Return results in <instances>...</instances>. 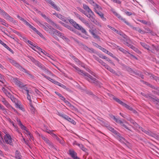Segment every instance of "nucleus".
<instances>
[{
    "mask_svg": "<svg viewBox=\"0 0 159 159\" xmlns=\"http://www.w3.org/2000/svg\"><path fill=\"white\" fill-rule=\"evenodd\" d=\"M94 7L95 10V9L96 10L98 9V10H102V7L96 3V4H95L94 5Z\"/></svg>",
    "mask_w": 159,
    "mask_h": 159,
    "instance_id": "44",
    "label": "nucleus"
},
{
    "mask_svg": "<svg viewBox=\"0 0 159 159\" xmlns=\"http://www.w3.org/2000/svg\"><path fill=\"white\" fill-rule=\"evenodd\" d=\"M112 132L116 136L119 137H120V134L115 129H114V130Z\"/></svg>",
    "mask_w": 159,
    "mask_h": 159,
    "instance_id": "51",
    "label": "nucleus"
},
{
    "mask_svg": "<svg viewBox=\"0 0 159 159\" xmlns=\"http://www.w3.org/2000/svg\"><path fill=\"white\" fill-rule=\"evenodd\" d=\"M134 51L137 52L138 53H140V51L136 48L135 47L132 45H131L130 47Z\"/></svg>",
    "mask_w": 159,
    "mask_h": 159,
    "instance_id": "36",
    "label": "nucleus"
},
{
    "mask_svg": "<svg viewBox=\"0 0 159 159\" xmlns=\"http://www.w3.org/2000/svg\"><path fill=\"white\" fill-rule=\"evenodd\" d=\"M4 139L6 143L9 144L10 145H12L13 143L11 140V138L10 135L6 134L4 137Z\"/></svg>",
    "mask_w": 159,
    "mask_h": 159,
    "instance_id": "8",
    "label": "nucleus"
},
{
    "mask_svg": "<svg viewBox=\"0 0 159 159\" xmlns=\"http://www.w3.org/2000/svg\"><path fill=\"white\" fill-rule=\"evenodd\" d=\"M83 49L86 50V51L90 52V53H95V52L94 49L92 48H90L88 47H87L85 45H83V47L82 48Z\"/></svg>",
    "mask_w": 159,
    "mask_h": 159,
    "instance_id": "15",
    "label": "nucleus"
},
{
    "mask_svg": "<svg viewBox=\"0 0 159 159\" xmlns=\"http://www.w3.org/2000/svg\"><path fill=\"white\" fill-rule=\"evenodd\" d=\"M80 20L84 23L87 26L89 27L90 26L89 22L86 21L84 17H82Z\"/></svg>",
    "mask_w": 159,
    "mask_h": 159,
    "instance_id": "29",
    "label": "nucleus"
},
{
    "mask_svg": "<svg viewBox=\"0 0 159 159\" xmlns=\"http://www.w3.org/2000/svg\"><path fill=\"white\" fill-rule=\"evenodd\" d=\"M116 16L120 19L122 21L124 22L127 25L129 26L130 27H132V25L128 21H126V19L125 18H123L119 14L117 15Z\"/></svg>",
    "mask_w": 159,
    "mask_h": 159,
    "instance_id": "14",
    "label": "nucleus"
},
{
    "mask_svg": "<svg viewBox=\"0 0 159 159\" xmlns=\"http://www.w3.org/2000/svg\"><path fill=\"white\" fill-rule=\"evenodd\" d=\"M73 39L75 42L77 43L82 48L83 47V45H84V44H83L81 42H79L77 39L75 38H73Z\"/></svg>",
    "mask_w": 159,
    "mask_h": 159,
    "instance_id": "40",
    "label": "nucleus"
},
{
    "mask_svg": "<svg viewBox=\"0 0 159 159\" xmlns=\"http://www.w3.org/2000/svg\"><path fill=\"white\" fill-rule=\"evenodd\" d=\"M63 101L66 104L68 105L71 106H72L71 104L68 101L66 100V99L65 100H64Z\"/></svg>",
    "mask_w": 159,
    "mask_h": 159,
    "instance_id": "62",
    "label": "nucleus"
},
{
    "mask_svg": "<svg viewBox=\"0 0 159 159\" xmlns=\"http://www.w3.org/2000/svg\"><path fill=\"white\" fill-rule=\"evenodd\" d=\"M9 62L16 67L19 68L21 71H23V70L26 71L25 69L15 61L13 59H9Z\"/></svg>",
    "mask_w": 159,
    "mask_h": 159,
    "instance_id": "7",
    "label": "nucleus"
},
{
    "mask_svg": "<svg viewBox=\"0 0 159 159\" xmlns=\"http://www.w3.org/2000/svg\"><path fill=\"white\" fill-rule=\"evenodd\" d=\"M39 25L41 27L43 28L46 31H48V27H47V25H44L40 22H39Z\"/></svg>",
    "mask_w": 159,
    "mask_h": 159,
    "instance_id": "27",
    "label": "nucleus"
},
{
    "mask_svg": "<svg viewBox=\"0 0 159 159\" xmlns=\"http://www.w3.org/2000/svg\"><path fill=\"white\" fill-rule=\"evenodd\" d=\"M79 148H80L83 151H84L85 152L87 155L88 154V153L87 152V149L84 147V145L81 144H80V146L79 147Z\"/></svg>",
    "mask_w": 159,
    "mask_h": 159,
    "instance_id": "35",
    "label": "nucleus"
},
{
    "mask_svg": "<svg viewBox=\"0 0 159 159\" xmlns=\"http://www.w3.org/2000/svg\"><path fill=\"white\" fill-rule=\"evenodd\" d=\"M12 81L16 85L20 87H21L23 86V83L18 79L13 78Z\"/></svg>",
    "mask_w": 159,
    "mask_h": 159,
    "instance_id": "10",
    "label": "nucleus"
},
{
    "mask_svg": "<svg viewBox=\"0 0 159 159\" xmlns=\"http://www.w3.org/2000/svg\"><path fill=\"white\" fill-rule=\"evenodd\" d=\"M119 48L118 49L121 52H123V53H125V54H127L129 53V52L127 51L126 50L124 49V48H122L119 47H118Z\"/></svg>",
    "mask_w": 159,
    "mask_h": 159,
    "instance_id": "43",
    "label": "nucleus"
},
{
    "mask_svg": "<svg viewBox=\"0 0 159 159\" xmlns=\"http://www.w3.org/2000/svg\"><path fill=\"white\" fill-rule=\"evenodd\" d=\"M151 136H152L158 140H159V134L151 133Z\"/></svg>",
    "mask_w": 159,
    "mask_h": 159,
    "instance_id": "34",
    "label": "nucleus"
},
{
    "mask_svg": "<svg viewBox=\"0 0 159 159\" xmlns=\"http://www.w3.org/2000/svg\"><path fill=\"white\" fill-rule=\"evenodd\" d=\"M70 65L75 69L76 71L78 74L84 76L85 79L89 82L93 84L96 85H100L101 83H100L96 79L94 78L91 75L87 73L84 72L83 70H80L78 67L76 66L75 65L72 63L70 64Z\"/></svg>",
    "mask_w": 159,
    "mask_h": 159,
    "instance_id": "1",
    "label": "nucleus"
},
{
    "mask_svg": "<svg viewBox=\"0 0 159 159\" xmlns=\"http://www.w3.org/2000/svg\"><path fill=\"white\" fill-rule=\"evenodd\" d=\"M124 39H123V43L129 47L132 45V42L129 38L125 34H123L122 35Z\"/></svg>",
    "mask_w": 159,
    "mask_h": 159,
    "instance_id": "6",
    "label": "nucleus"
},
{
    "mask_svg": "<svg viewBox=\"0 0 159 159\" xmlns=\"http://www.w3.org/2000/svg\"><path fill=\"white\" fill-rule=\"evenodd\" d=\"M23 71L25 73H26L29 77H30L31 78H33V76L31 74H30L29 73V72H28L26 70V71L23 70Z\"/></svg>",
    "mask_w": 159,
    "mask_h": 159,
    "instance_id": "47",
    "label": "nucleus"
},
{
    "mask_svg": "<svg viewBox=\"0 0 159 159\" xmlns=\"http://www.w3.org/2000/svg\"><path fill=\"white\" fill-rule=\"evenodd\" d=\"M20 88H21L22 89L26 91V92H28L29 90L28 89L27 87H26V85H24V84H23V86L21 87H20Z\"/></svg>",
    "mask_w": 159,
    "mask_h": 159,
    "instance_id": "45",
    "label": "nucleus"
},
{
    "mask_svg": "<svg viewBox=\"0 0 159 159\" xmlns=\"http://www.w3.org/2000/svg\"><path fill=\"white\" fill-rule=\"evenodd\" d=\"M41 16L44 18L47 21L49 18L47 17L45 14H43V13L41 14Z\"/></svg>",
    "mask_w": 159,
    "mask_h": 159,
    "instance_id": "58",
    "label": "nucleus"
},
{
    "mask_svg": "<svg viewBox=\"0 0 159 159\" xmlns=\"http://www.w3.org/2000/svg\"><path fill=\"white\" fill-rule=\"evenodd\" d=\"M2 15L7 20H8L11 22H14V19L10 16L5 11Z\"/></svg>",
    "mask_w": 159,
    "mask_h": 159,
    "instance_id": "13",
    "label": "nucleus"
},
{
    "mask_svg": "<svg viewBox=\"0 0 159 159\" xmlns=\"http://www.w3.org/2000/svg\"><path fill=\"white\" fill-rule=\"evenodd\" d=\"M107 69L112 73L116 75H117V74L116 73V71L112 69L111 67H110L109 66H108V67L107 68Z\"/></svg>",
    "mask_w": 159,
    "mask_h": 159,
    "instance_id": "37",
    "label": "nucleus"
},
{
    "mask_svg": "<svg viewBox=\"0 0 159 159\" xmlns=\"http://www.w3.org/2000/svg\"><path fill=\"white\" fill-rule=\"evenodd\" d=\"M84 8L89 13L93 14V12L92 10L89 8V7L86 4L83 5Z\"/></svg>",
    "mask_w": 159,
    "mask_h": 159,
    "instance_id": "22",
    "label": "nucleus"
},
{
    "mask_svg": "<svg viewBox=\"0 0 159 159\" xmlns=\"http://www.w3.org/2000/svg\"><path fill=\"white\" fill-rule=\"evenodd\" d=\"M42 53H43L46 56H47L48 57H49L51 59H52V56L49 55L48 53L45 52L44 51H43V52H42Z\"/></svg>",
    "mask_w": 159,
    "mask_h": 159,
    "instance_id": "48",
    "label": "nucleus"
},
{
    "mask_svg": "<svg viewBox=\"0 0 159 159\" xmlns=\"http://www.w3.org/2000/svg\"><path fill=\"white\" fill-rule=\"evenodd\" d=\"M15 105L16 107L19 108L20 110L22 109V107L18 103L15 102Z\"/></svg>",
    "mask_w": 159,
    "mask_h": 159,
    "instance_id": "54",
    "label": "nucleus"
},
{
    "mask_svg": "<svg viewBox=\"0 0 159 159\" xmlns=\"http://www.w3.org/2000/svg\"><path fill=\"white\" fill-rule=\"evenodd\" d=\"M113 119L116 123L120 124L123 128H125L129 130V131L128 132V133H130V131L132 132V131L126 125V124H127L129 125V124L128 122L125 120H124V121H123L119 119L116 118L114 116H113Z\"/></svg>",
    "mask_w": 159,
    "mask_h": 159,
    "instance_id": "4",
    "label": "nucleus"
},
{
    "mask_svg": "<svg viewBox=\"0 0 159 159\" xmlns=\"http://www.w3.org/2000/svg\"><path fill=\"white\" fill-rule=\"evenodd\" d=\"M89 31L91 33V34L93 35V36L94 38L97 39H99L100 38H99V36L97 34H96L94 32L93 30H89Z\"/></svg>",
    "mask_w": 159,
    "mask_h": 159,
    "instance_id": "32",
    "label": "nucleus"
},
{
    "mask_svg": "<svg viewBox=\"0 0 159 159\" xmlns=\"http://www.w3.org/2000/svg\"><path fill=\"white\" fill-rule=\"evenodd\" d=\"M101 64L103 66L105 67V68L106 69L108 67V66H109L107 65L106 63L103 61L101 63Z\"/></svg>",
    "mask_w": 159,
    "mask_h": 159,
    "instance_id": "64",
    "label": "nucleus"
},
{
    "mask_svg": "<svg viewBox=\"0 0 159 159\" xmlns=\"http://www.w3.org/2000/svg\"><path fill=\"white\" fill-rule=\"evenodd\" d=\"M33 63L35 65L37 66H38L39 68H41L42 70L44 71L46 73L50 75L51 74V72L49 71L42 64L39 62L38 61L35 60Z\"/></svg>",
    "mask_w": 159,
    "mask_h": 159,
    "instance_id": "5",
    "label": "nucleus"
},
{
    "mask_svg": "<svg viewBox=\"0 0 159 159\" xmlns=\"http://www.w3.org/2000/svg\"><path fill=\"white\" fill-rule=\"evenodd\" d=\"M54 138H55L56 140L58 141L61 144H63V141L61 139H60L58 138V136L56 135H54V137H53Z\"/></svg>",
    "mask_w": 159,
    "mask_h": 159,
    "instance_id": "33",
    "label": "nucleus"
},
{
    "mask_svg": "<svg viewBox=\"0 0 159 159\" xmlns=\"http://www.w3.org/2000/svg\"><path fill=\"white\" fill-rule=\"evenodd\" d=\"M112 98L116 101L118 103L120 104L121 105H122L124 103L121 101L119 99L116 98V97L114 96H113Z\"/></svg>",
    "mask_w": 159,
    "mask_h": 159,
    "instance_id": "30",
    "label": "nucleus"
},
{
    "mask_svg": "<svg viewBox=\"0 0 159 159\" xmlns=\"http://www.w3.org/2000/svg\"><path fill=\"white\" fill-rule=\"evenodd\" d=\"M60 87L66 89L67 91H69L70 90V89L69 88L66 87L65 85L61 84Z\"/></svg>",
    "mask_w": 159,
    "mask_h": 159,
    "instance_id": "57",
    "label": "nucleus"
},
{
    "mask_svg": "<svg viewBox=\"0 0 159 159\" xmlns=\"http://www.w3.org/2000/svg\"><path fill=\"white\" fill-rule=\"evenodd\" d=\"M146 74L147 75H148L151 79L155 80L157 82L159 83V78L152 74H149L148 72H147V74Z\"/></svg>",
    "mask_w": 159,
    "mask_h": 159,
    "instance_id": "19",
    "label": "nucleus"
},
{
    "mask_svg": "<svg viewBox=\"0 0 159 159\" xmlns=\"http://www.w3.org/2000/svg\"><path fill=\"white\" fill-rule=\"evenodd\" d=\"M95 12L98 14L101 18V19L105 21L106 20V19L105 18L104 16V14L101 11H98V10L95 9Z\"/></svg>",
    "mask_w": 159,
    "mask_h": 159,
    "instance_id": "18",
    "label": "nucleus"
},
{
    "mask_svg": "<svg viewBox=\"0 0 159 159\" xmlns=\"http://www.w3.org/2000/svg\"><path fill=\"white\" fill-rule=\"evenodd\" d=\"M128 120L130 121V122L133 125L136 122L134 120L131 119L130 117H129V119Z\"/></svg>",
    "mask_w": 159,
    "mask_h": 159,
    "instance_id": "63",
    "label": "nucleus"
},
{
    "mask_svg": "<svg viewBox=\"0 0 159 159\" xmlns=\"http://www.w3.org/2000/svg\"><path fill=\"white\" fill-rule=\"evenodd\" d=\"M122 106L125 107V108L130 111H132L133 110V108L129 106L125 103H123Z\"/></svg>",
    "mask_w": 159,
    "mask_h": 159,
    "instance_id": "42",
    "label": "nucleus"
},
{
    "mask_svg": "<svg viewBox=\"0 0 159 159\" xmlns=\"http://www.w3.org/2000/svg\"><path fill=\"white\" fill-rule=\"evenodd\" d=\"M78 10L80 11L81 12H82L83 14H84L85 15H86V13H85V11H84L83 9H82L80 7H77V8Z\"/></svg>",
    "mask_w": 159,
    "mask_h": 159,
    "instance_id": "55",
    "label": "nucleus"
},
{
    "mask_svg": "<svg viewBox=\"0 0 159 159\" xmlns=\"http://www.w3.org/2000/svg\"><path fill=\"white\" fill-rule=\"evenodd\" d=\"M55 93L58 95L60 98L63 101L64 100H65V98L61 94H60V93L57 92H55Z\"/></svg>",
    "mask_w": 159,
    "mask_h": 159,
    "instance_id": "41",
    "label": "nucleus"
},
{
    "mask_svg": "<svg viewBox=\"0 0 159 159\" xmlns=\"http://www.w3.org/2000/svg\"><path fill=\"white\" fill-rule=\"evenodd\" d=\"M47 144L49 146L50 149H51L52 150H57V149H56L55 147L53 145V144L50 141L47 143Z\"/></svg>",
    "mask_w": 159,
    "mask_h": 159,
    "instance_id": "25",
    "label": "nucleus"
},
{
    "mask_svg": "<svg viewBox=\"0 0 159 159\" xmlns=\"http://www.w3.org/2000/svg\"><path fill=\"white\" fill-rule=\"evenodd\" d=\"M141 94L145 98H148L149 100L153 102H156V100L157 98H152L149 94H145L144 93L142 92L141 93Z\"/></svg>",
    "mask_w": 159,
    "mask_h": 159,
    "instance_id": "9",
    "label": "nucleus"
},
{
    "mask_svg": "<svg viewBox=\"0 0 159 159\" xmlns=\"http://www.w3.org/2000/svg\"><path fill=\"white\" fill-rule=\"evenodd\" d=\"M2 90L3 91H4V92L8 96H10V97H11V93H9V92H7L6 90L4 88H2Z\"/></svg>",
    "mask_w": 159,
    "mask_h": 159,
    "instance_id": "46",
    "label": "nucleus"
},
{
    "mask_svg": "<svg viewBox=\"0 0 159 159\" xmlns=\"http://www.w3.org/2000/svg\"><path fill=\"white\" fill-rule=\"evenodd\" d=\"M89 3L91 4H92L93 6L95 4H96L95 3L93 0H87Z\"/></svg>",
    "mask_w": 159,
    "mask_h": 159,
    "instance_id": "61",
    "label": "nucleus"
},
{
    "mask_svg": "<svg viewBox=\"0 0 159 159\" xmlns=\"http://www.w3.org/2000/svg\"><path fill=\"white\" fill-rule=\"evenodd\" d=\"M69 154L73 159H77L79 158L77 156V153L73 150H69Z\"/></svg>",
    "mask_w": 159,
    "mask_h": 159,
    "instance_id": "12",
    "label": "nucleus"
},
{
    "mask_svg": "<svg viewBox=\"0 0 159 159\" xmlns=\"http://www.w3.org/2000/svg\"><path fill=\"white\" fill-rule=\"evenodd\" d=\"M46 2L50 4L57 11H60V8L57 7L51 0H44Z\"/></svg>",
    "mask_w": 159,
    "mask_h": 159,
    "instance_id": "11",
    "label": "nucleus"
},
{
    "mask_svg": "<svg viewBox=\"0 0 159 159\" xmlns=\"http://www.w3.org/2000/svg\"><path fill=\"white\" fill-rule=\"evenodd\" d=\"M127 70L129 72L134 74L135 75H138V73L137 72H135L134 71H133V70L130 68L127 67H126Z\"/></svg>",
    "mask_w": 159,
    "mask_h": 159,
    "instance_id": "26",
    "label": "nucleus"
},
{
    "mask_svg": "<svg viewBox=\"0 0 159 159\" xmlns=\"http://www.w3.org/2000/svg\"><path fill=\"white\" fill-rule=\"evenodd\" d=\"M136 30H138V32L140 33L143 34H145V31L142 30L141 29L139 28H137V29L136 28Z\"/></svg>",
    "mask_w": 159,
    "mask_h": 159,
    "instance_id": "60",
    "label": "nucleus"
},
{
    "mask_svg": "<svg viewBox=\"0 0 159 159\" xmlns=\"http://www.w3.org/2000/svg\"><path fill=\"white\" fill-rule=\"evenodd\" d=\"M107 27L111 29L113 31H114L116 32V33L120 34V35H122V34H123L122 32H120V31H118L116 30L114 28L110 26V25H108Z\"/></svg>",
    "mask_w": 159,
    "mask_h": 159,
    "instance_id": "21",
    "label": "nucleus"
},
{
    "mask_svg": "<svg viewBox=\"0 0 159 159\" xmlns=\"http://www.w3.org/2000/svg\"><path fill=\"white\" fill-rule=\"evenodd\" d=\"M140 130H141L143 132H144L145 134L150 136L151 135V134L152 133V132L150 131L149 130H146L144 129H143L142 128H141V129H140Z\"/></svg>",
    "mask_w": 159,
    "mask_h": 159,
    "instance_id": "38",
    "label": "nucleus"
},
{
    "mask_svg": "<svg viewBox=\"0 0 159 159\" xmlns=\"http://www.w3.org/2000/svg\"><path fill=\"white\" fill-rule=\"evenodd\" d=\"M53 14L55 15L56 16H57L58 18L60 19L61 20H62L63 21L66 22V23L67 22V21L65 19V17L62 16L61 15L59 14L55 13H53Z\"/></svg>",
    "mask_w": 159,
    "mask_h": 159,
    "instance_id": "17",
    "label": "nucleus"
},
{
    "mask_svg": "<svg viewBox=\"0 0 159 159\" xmlns=\"http://www.w3.org/2000/svg\"><path fill=\"white\" fill-rule=\"evenodd\" d=\"M62 24L65 27L73 32L76 33L77 31L74 28L67 24L63 23Z\"/></svg>",
    "mask_w": 159,
    "mask_h": 159,
    "instance_id": "16",
    "label": "nucleus"
},
{
    "mask_svg": "<svg viewBox=\"0 0 159 159\" xmlns=\"http://www.w3.org/2000/svg\"><path fill=\"white\" fill-rule=\"evenodd\" d=\"M47 27H48V31H49V33L51 35H53L54 34H55L60 36V37L63 39H65L66 40H68V38H66L63 35V34H62L60 31L53 28L51 26H47Z\"/></svg>",
    "mask_w": 159,
    "mask_h": 159,
    "instance_id": "2",
    "label": "nucleus"
},
{
    "mask_svg": "<svg viewBox=\"0 0 159 159\" xmlns=\"http://www.w3.org/2000/svg\"><path fill=\"white\" fill-rule=\"evenodd\" d=\"M47 21L53 26H54V25L55 23L50 19H48V20Z\"/></svg>",
    "mask_w": 159,
    "mask_h": 159,
    "instance_id": "56",
    "label": "nucleus"
},
{
    "mask_svg": "<svg viewBox=\"0 0 159 159\" xmlns=\"http://www.w3.org/2000/svg\"><path fill=\"white\" fill-rule=\"evenodd\" d=\"M15 158L16 159H21V156L20 154V152L16 151L15 152Z\"/></svg>",
    "mask_w": 159,
    "mask_h": 159,
    "instance_id": "31",
    "label": "nucleus"
},
{
    "mask_svg": "<svg viewBox=\"0 0 159 159\" xmlns=\"http://www.w3.org/2000/svg\"><path fill=\"white\" fill-rule=\"evenodd\" d=\"M140 44L144 48L148 50V51H150L151 50L149 49L150 47L149 45H147L146 44L143 42H140ZM151 52H153V51H151Z\"/></svg>",
    "mask_w": 159,
    "mask_h": 159,
    "instance_id": "24",
    "label": "nucleus"
},
{
    "mask_svg": "<svg viewBox=\"0 0 159 159\" xmlns=\"http://www.w3.org/2000/svg\"><path fill=\"white\" fill-rule=\"evenodd\" d=\"M67 120L74 125H75L76 124L75 122L73 119L70 117L68 118V120Z\"/></svg>",
    "mask_w": 159,
    "mask_h": 159,
    "instance_id": "52",
    "label": "nucleus"
},
{
    "mask_svg": "<svg viewBox=\"0 0 159 159\" xmlns=\"http://www.w3.org/2000/svg\"><path fill=\"white\" fill-rule=\"evenodd\" d=\"M0 43L2 44L3 46H4L6 48L9 50L12 53H13L14 52L13 51L9 48L5 43L2 42L1 39H0Z\"/></svg>",
    "mask_w": 159,
    "mask_h": 159,
    "instance_id": "20",
    "label": "nucleus"
},
{
    "mask_svg": "<svg viewBox=\"0 0 159 159\" xmlns=\"http://www.w3.org/2000/svg\"><path fill=\"white\" fill-rule=\"evenodd\" d=\"M120 114L124 118L126 119L127 120L129 119V117L125 115H124L121 113H120Z\"/></svg>",
    "mask_w": 159,
    "mask_h": 159,
    "instance_id": "50",
    "label": "nucleus"
},
{
    "mask_svg": "<svg viewBox=\"0 0 159 159\" xmlns=\"http://www.w3.org/2000/svg\"><path fill=\"white\" fill-rule=\"evenodd\" d=\"M71 57L76 63L79 64H80L81 62L77 58L74 56H71Z\"/></svg>",
    "mask_w": 159,
    "mask_h": 159,
    "instance_id": "39",
    "label": "nucleus"
},
{
    "mask_svg": "<svg viewBox=\"0 0 159 159\" xmlns=\"http://www.w3.org/2000/svg\"><path fill=\"white\" fill-rule=\"evenodd\" d=\"M85 93L89 95H91L92 96L93 94V93L91 91L89 90H86Z\"/></svg>",
    "mask_w": 159,
    "mask_h": 159,
    "instance_id": "53",
    "label": "nucleus"
},
{
    "mask_svg": "<svg viewBox=\"0 0 159 159\" xmlns=\"http://www.w3.org/2000/svg\"><path fill=\"white\" fill-rule=\"evenodd\" d=\"M69 22L76 29L80 30L81 32L85 34H87V32L86 30L81 25L77 24L75 21L72 19L68 20Z\"/></svg>",
    "mask_w": 159,
    "mask_h": 159,
    "instance_id": "3",
    "label": "nucleus"
},
{
    "mask_svg": "<svg viewBox=\"0 0 159 159\" xmlns=\"http://www.w3.org/2000/svg\"><path fill=\"white\" fill-rule=\"evenodd\" d=\"M28 44L30 45L32 47H35L36 45L35 44H33V43L30 40H27V42Z\"/></svg>",
    "mask_w": 159,
    "mask_h": 159,
    "instance_id": "49",
    "label": "nucleus"
},
{
    "mask_svg": "<svg viewBox=\"0 0 159 159\" xmlns=\"http://www.w3.org/2000/svg\"><path fill=\"white\" fill-rule=\"evenodd\" d=\"M2 101L7 108L11 107V105L4 98L2 99Z\"/></svg>",
    "mask_w": 159,
    "mask_h": 159,
    "instance_id": "28",
    "label": "nucleus"
},
{
    "mask_svg": "<svg viewBox=\"0 0 159 159\" xmlns=\"http://www.w3.org/2000/svg\"><path fill=\"white\" fill-rule=\"evenodd\" d=\"M133 128L135 130H136L137 131H139L141 128L142 127H141L136 122L133 125V126H132Z\"/></svg>",
    "mask_w": 159,
    "mask_h": 159,
    "instance_id": "23",
    "label": "nucleus"
},
{
    "mask_svg": "<svg viewBox=\"0 0 159 159\" xmlns=\"http://www.w3.org/2000/svg\"><path fill=\"white\" fill-rule=\"evenodd\" d=\"M74 14L75 16H76V17L78 18L79 20H80L81 18L82 17L78 13L74 12Z\"/></svg>",
    "mask_w": 159,
    "mask_h": 159,
    "instance_id": "59",
    "label": "nucleus"
}]
</instances>
